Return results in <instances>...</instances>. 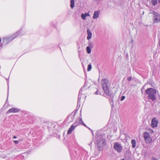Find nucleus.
<instances>
[{"instance_id":"obj_1","label":"nucleus","mask_w":160,"mask_h":160,"mask_svg":"<svg viewBox=\"0 0 160 160\" xmlns=\"http://www.w3.org/2000/svg\"><path fill=\"white\" fill-rule=\"evenodd\" d=\"M145 92L148 95V98L149 99H151L152 101L156 100L157 91L155 89L152 88H148L146 90Z\"/></svg>"},{"instance_id":"obj_2","label":"nucleus","mask_w":160,"mask_h":160,"mask_svg":"<svg viewBox=\"0 0 160 160\" xmlns=\"http://www.w3.org/2000/svg\"><path fill=\"white\" fill-rule=\"evenodd\" d=\"M108 82V80L105 78L102 79L101 81L102 88L108 96H110L111 94L109 91Z\"/></svg>"},{"instance_id":"obj_3","label":"nucleus","mask_w":160,"mask_h":160,"mask_svg":"<svg viewBox=\"0 0 160 160\" xmlns=\"http://www.w3.org/2000/svg\"><path fill=\"white\" fill-rule=\"evenodd\" d=\"M151 13L153 15V23H159L160 22V14L154 11Z\"/></svg>"},{"instance_id":"obj_4","label":"nucleus","mask_w":160,"mask_h":160,"mask_svg":"<svg viewBox=\"0 0 160 160\" xmlns=\"http://www.w3.org/2000/svg\"><path fill=\"white\" fill-rule=\"evenodd\" d=\"M96 143L98 147V150H101V147L104 146L106 144V140L104 138H101L97 140Z\"/></svg>"},{"instance_id":"obj_5","label":"nucleus","mask_w":160,"mask_h":160,"mask_svg":"<svg viewBox=\"0 0 160 160\" xmlns=\"http://www.w3.org/2000/svg\"><path fill=\"white\" fill-rule=\"evenodd\" d=\"M113 148L115 150L119 153H121L122 150V147L121 145L117 142L114 143Z\"/></svg>"},{"instance_id":"obj_6","label":"nucleus","mask_w":160,"mask_h":160,"mask_svg":"<svg viewBox=\"0 0 160 160\" xmlns=\"http://www.w3.org/2000/svg\"><path fill=\"white\" fill-rule=\"evenodd\" d=\"M158 123V120L155 118H154L152 120L151 126L152 128H155L157 127Z\"/></svg>"},{"instance_id":"obj_7","label":"nucleus","mask_w":160,"mask_h":160,"mask_svg":"<svg viewBox=\"0 0 160 160\" xmlns=\"http://www.w3.org/2000/svg\"><path fill=\"white\" fill-rule=\"evenodd\" d=\"M86 85H87L86 82H85L84 85L82 88L80 90L78 98V102H79V101H80L81 99V96H80V94H82V90H84L87 89V88H86Z\"/></svg>"},{"instance_id":"obj_8","label":"nucleus","mask_w":160,"mask_h":160,"mask_svg":"<svg viewBox=\"0 0 160 160\" xmlns=\"http://www.w3.org/2000/svg\"><path fill=\"white\" fill-rule=\"evenodd\" d=\"M20 109L16 108H13L9 109L7 112V113L11 112L16 113L19 112Z\"/></svg>"},{"instance_id":"obj_9","label":"nucleus","mask_w":160,"mask_h":160,"mask_svg":"<svg viewBox=\"0 0 160 160\" xmlns=\"http://www.w3.org/2000/svg\"><path fill=\"white\" fill-rule=\"evenodd\" d=\"M25 33V32L24 31H23L22 30H20L18 31L14 35H13V37L15 38L18 37L24 34Z\"/></svg>"},{"instance_id":"obj_10","label":"nucleus","mask_w":160,"mask_h":160,"mask_svg":"<svg viewBox=\"0 0 160 160\" xmlns=\"http://www.w3.org/2000/svg\"><path fill=\"white\" fill-rule=\"evenodd\" d=\"M81 122H82V120L81 118H79L77 119L72 125L76 127L78 125L81 124Z\"/></svg>"},{"instance_id":"obj_11","label":"nucleus","mask_w":160,"mask_h":160,"mask_svg":"<svg viewBox=\"0 0 160 160\" xmlns=\"http://www.w3.org/2000/svg\"><path fill=\"white\" fill-rule=\"evenodd\" d=\"M150 137V134L148 132H145L144 133L143 137L146 142H147V140L149 139Z\"/></svg>"},{"instance_id":"obj_12","label":"nucleus","mask_w":160,"mask_h":160,"mask_svg":"<svg viewBox=\"0 0 160 160\" xmlns=\"http://www.w3.org/2000/svg\"><path fill=\"white\" fill-rule=\"evenodd\" d=\"M87 32L88 36L87 37V38L88 40H89L92 38V33L89 29L87 30Z\"/></svg>"},{"instance_id":"obj_13","label":"nucleus","mask_w":160,"mask_h":160,"mask_svg":"<svg viewBox=\"0 0 160 160\" xmlns=\"http://www.w3.org/2000/svg\"><path fill=\"white\" fill-rule=\"evenodd\" d=\"M99 14V11H95L94 12L93 18L94 19L97 18L98 17Z\"/></svg>"},{"instance_id":"obj_14","label":"nucleus","mask_w":160,"mask_h":160,"mask_svg":"<svg viewBox=\"0 0 160 160\" xmlns=\"http://www.w3.org/2000/svg\"><path fill=\"white\" fill-rule=\"evenodd\" d=\"M75 128L76 127H75L74 125H72L68 130V134H69L71 133Z\"/></svg>"},{"instance_id":"obj_15","label":"nucleus","mask_w":160,"mask_h":160,"mask_svg":"<svg viewBox=\"0 0 160 160\" xmlns=\"http://www.w3.org/2000/svg\"><path fill=\"white\" fill-rule=\"evenodd\" d=\"M131 143L132 144V147L135 148L136 145V140L134 139H132L131 140Z\"/></svg>"},{"instance_id":"obj_16","label":"nucleus","mask_w":160,"mask_h":160,"mask_svg":"<svg viewBox=\"0 0 160 160\" xmlns=\"http://www.w3.org/2000/svg\"><path fill=\"white\" fill-rule=\"evenodd\" d=\"M70 7L73 8L74 7L75 1L74 0H70Z\"/></svg>"},{"instance_id":"obj_17","label":"nucleus","mask_w":160,"mask_h":160,"mask_svg":"<svg viewBox=\"0 0 160 160\" xmlns=\"http://www.w3.org/2000/svg\"><path fill=\"white\" fill-rule=\"evenodd\" d=\"M151 3L153 5L155 6L157 4L158 1L157 0H151Z\"/></svg>"},{"instance_id":"obj_18","label":"nucleus","mask_w":160,"mask_h":160,"mask_svg":"<svg viewBox=\"0 0 160 160\" xmlns=\"http://www.w3.org/2000/svg\"><path fill=\"white\" fill-rule=\"evenodd\" d=\"M109 102H110L111 105L112 107H113V97H111V98L109 99Z\"/></svg>"},{"instance_id":"obj_19","label":"nucleus","mask_w":160,"mask_h":160,"mask_svg":"<svg viewBox=\"0 0 160 160\" xmlns=\"http://www.w3.org/2000/svg\"><path fill=\"white\" fill-rule=\"evenodd\" d=\"M86 49L88 53L89 54L91 52V49L89 47H87Z\"/></svg>"},{"instance_id":"obj_20","label":"nucleus","mask_w":160,"mask_h":160,"mask_svg":"<svg viewBox=\"0 0 160 160\" xmlns=\"http://www.w3.org/2000/svg\"><path fill=\"white\" fill-rule=\"evenodd\" d=\"M92 65L91 64H89L88 66L87 70L89 71L91 70L92 69Z\"/></svg>"},{"instance_id":"obj_21","label":"nucleus","mask_w":160,"mask_h":160,"mask_svg":"<svg viewBox=\"0 0 160 160\" xmlns=\"http://www.w3.org/2000/svg\"><path fill=\"white\" fill-rule=\"evenodd\" d=\"M81 17L84 20H85L86 19V17L85 16V15L84 14L82 13L81 14Z\"/></svg>"},{"instance_id":"obj_22","label":"nucleus","mask_w":160,"mask_h":160,"mask_svg":"<svg viewBox=\"0 0 160 160\" xmlns=\"http://www.w3.org/2000/svg\"><path fill=\"white\" fill-rule=\"evenodd\" d=\"M151 160H158V159L154 156H152V157Z\"/></svg>"},{"instance_id":"obj_23","label":"nucleus","mask_w":160,"mask_h":160,"mask_svg":"<svg viewBox=\"0 0 160 160\" xmlns=\"http://www.w3.org/2000/svg\"><path fill=\"white\" fill-rule=\"evenodd\" d=\"M125 96H122L121 98V101H122L125 99Z\"/></svg>"},{"instance_id":"obj_24","label":"nucleus","mask_w":160,"mask_h":160,"mask_svg":"<svg viewBox=\"0 0 160 160\" xmlns=\"http://www.w3.org/2000/svg\"><path fill=\"white\" fill-rule=\"evenodd\" d=\"M131 79H132V77L131 76L128 77L127 79V80L128 81H131Z\"/></svg>"},{"instance_id":"obj_25","label":"nucleus","mask_w":160,"mask_h":160,"mask_svg":"<svg viewBox=\"0 0 160 160\" xmlns=\"http://www.w3.org/2000/svg\"><path fill=\"white\" fill-rule=\"evenodd\" d=\"M85 15V16L86 17H87V16H89L90 15L88 13H85V14H84Z\"/></svg>"},{"instance_id":"obj_26","label":"nucleus","mask_w":160,"mask_h":160,"mask_svg":"<svg viewBox=\"0 0 160 160\" xmlns=\"http://www.w3.org/2000/svg\"><path fill=\"white\" fill-rule=\"evenodd\" d=\"M95 94L96 95L99 94H100V93L98 90H97L96 92H95Z\"/></svg>"},{"instance_id":"obj_27","label":"nucleus","mask_w":160,"mask_h":160,"mask_svg":"<svg viewBox=\"0 0 160 160\" xmlns=\"http://www.w3.org/2000/svg\"><path fill=\"white\" fill-rule=\"evenodd\" d=\"M81 124L82 125H83V126L86 127V124L85 123H84L82 121V122H81Z\"/></svg>"},{"instance_id":"obj_28","label":"nucleus","mask_w":160,"mask_h":160,"mask_svg":"<svg viewBox=\"0 0 160 160\" xmlns=\"http://www.w3.org/2000/svg\"><path fill=\"white\" fill-rule=\"evenodd\" d=\"M14 142L15 144H17L18 143V141L15 140V141H14Z\"/></svg>"},{"instance_id":"obj_29","label":"nucleus","mask_w":160,"mask_h":160,"mask_svg":"<svg viewBox=\"0 0 160 160\" xmlns=\"http://www.w3.org/2000/svg\"><path fill=\"white\" fill-rule=\"evenodd\" d=\"M17 138L15 136H14L13 137V139H15Z\"/></svg>"},{"instance_id":"obj_30","label":"nucleus","mask_w":160,"mask_h":160,"mask_svg":"<svg viewBox=\"0 0 160 160\" xmlns=\"http://www.w3.org/2000/svg\"><path fill=\"white\" fill-rule=\"evenodd\" d=\"M158 2L160 3V0H158Z\"/></svg>"},{"instance_id":"obj_31","label":"nucleus","mask_w":160,"mask_h":160,"mask_svg":"<svg viewBox=\"0 0 160 160\" xmlns=\"http://www.w3.org/2000/svg\"><path fill=\"white\" fill-rule=\"evenodd\" d=\"M121 160H125V159L124 158H122Z\"/></svg>"},{"instance_id":"obj_32","label":"nucleus","mask_w":160,"mask_h":160,"mask_svg":"<svg viewBox=\"0 0 160 160\" xmlns=\"http://www.w3.org/2000/svg\"><path fill=\"white\" fill-rule=\"evenodd\" d=\"M8 96H7V98H8Z\"/></svg>"}]
</instances>
